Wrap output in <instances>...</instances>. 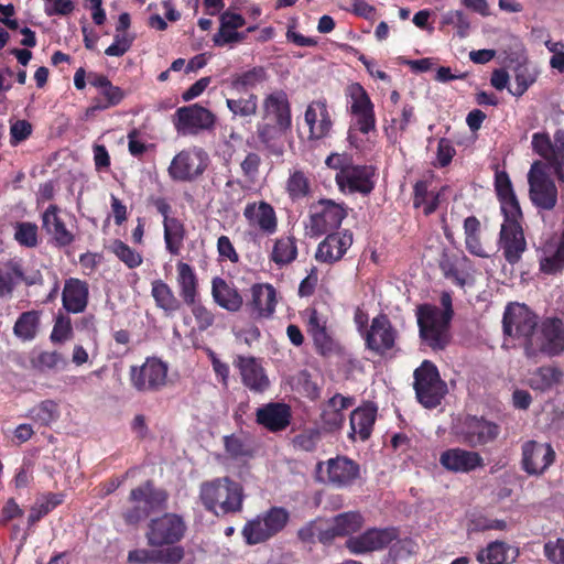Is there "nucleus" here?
<instances>
[{"label": "nucleus", "mask_w": 564, "mask_h": 564, "mask_svg": "<svg viewBox=\"0 0 564 564\" xmlns=\"http://www.w3.org/2000/svg\"><path fill=\"white\" fill-rule=\"evenodd\" d=\"M441 304L443 308L422 305L416 311L420 336L434 350L443 349L449 340L448 327L453 310L448 293L442 294Z\"/></svg>", "instance_id": "obj_3"}, {"label": "nucleus", "mask_w": 564, "mask_h": 564, "mask_svg": "<svg viewBox=\"0 0 564 564\" xmlns=\"http://www.w3.org/2000/svg\"><path fill=\"white\" fill-rule=\"evenodd\" d=\"M176 271L180 295L185 304H194V300L197 297L198 284L194 269L189 264L181 261L176 264Z\"/></svg>", "instance_id": "obj_39"}, {"label": "nucleus", "mask_w": 564, "mask_h": 564, "mask_svg": "<svg viewBox=\"0 0 564 564\" xmlns=\"http://www.w3.org/2000/svg\"><path fill=\"white\" fill-rule=\"evenodd\" d=\"M199 500L217 517L238 513L243 507V487L229 477L214 478L200 484Z\"/></svg>", "instance_id": "obj_2"}, {"label": "nucleus", "mask_w": 564, "mask_h": 564, "mask_svg": "<svg viewBox=\"0 0 564 564\" xmlns=\"http://www.w3.org/2000/svg\"><path fill=\"white\" fill-rule=\"evenodd\" d=\"M414 116V109L410 105H404L399 117H393L390 124L386 128L388 138L397 142L399 135L406 130Z\"/></svg>", "instance_id": "obj_54"}, {"label": "nucleus", "mask_w": 564, "mask_h": 564, "mask_svg": "<svg viewBox=\"0 0 564 564\" xmlns=\"http://www.w3.org/2000/svg\"><path fill=\"white\" fill-rule=\"evenodd\" d=\"M268 78L263 67H253L240 74H236L230 78L229 86L237 93H247L254 89Z\"/></svg>", "instance_id": "obj_43"}, {"label": "nucleus", "mask_w": 564, "mask_h": 564, "mask_svg": "<svg viewBox=\"0 0 564 564\" xmlns=\"http://www.w3.org/2000/svg\"><path fill=\"white\" fill-rule=\"evenodd\" d=\"M250 292L253 312L260 317L271 316L276 305L275 289L271 284L259 283L252 285Z\"/></svg>", "instance_id": "obj_36"}, {"label": "nucleus", "mask_w": 564, "mask_h": 564, "mask_svg": "<svg viewBox=\"0 0 564 564\" xmlns=\"http://www.w3.org/2000/svg\"><path fill=\"white\" fill-rule=\"evenodd\" d=\"M297 538L307 545L315 544L317 541L324 544L330 542L332 534L328 531V521L322 519L310 521L299 529Z\"/></svg>", "instance_id": "obj_42"}, {"label": "nucleus", "mask_w": 564, "mask_h": 564, "mask_svg": "<svg viewBox=\"0 0 564 564\" xmlns=\"http://www.w3.org/2000/svg\"><path fill=\"white\" fill-rule=\"evenodd\" d=\"M364 524V518L358 512H346L336 516L332 522L328 521V531L332 540L336 536L349 535L357 532Z\"/></svg>", "instance_id": "obj_41"}, {"label": "nucleus", "mask_w": 564, "mask_h": 564, "mask_svg": "<svg viewBox=\"0 0 564 564\" xmlns=\"http://www.w3.org/2000/svg\"><path fill=\"white\" fill-rule=\"evenodd\" d=\"M208 162V154L202 148H187L172 159L167 173L175 182H193L205 172Z\"/></svg>", "instance_id": "obj_9"}, {"label": "nucleus", "mask_w": 564, "mask_h": 564, "mask_svg": "<svg viewBox=\"0 0 564 564\" xmlns=\"http://www.w3.org/2000/svg\"><path fill=\"white\" fill-rule=\"evenodd\" d=\"M224 445L227 454L231 458H240L248 456L250 449L246 444L245 440L239 435H228L224 437Z\"/></svg>", "instance_id": "obj_62"}, {"label": "nucleus", "mask_w": 564, "mask_h": 564, "mask_svg": "<svg viewBox=\"0 0 564 564\" xmlns=\"http://www.w3.org/2000/svg\"><path fill=\"white\" fill-rule=\"evenodd\" d=\"M61 210L56 205H50L42 214V227L59 247L69 246L74 241V235L67 229L65 221L59 215Z\"/></svg>", "instance_id": "obj_29"}, {"label": "nucleus", "mask_w": 564, "mask_h": 564, "mask_svg": "<svg viewBox=\"0 0 564 564\" xmlns=\"http://www.w3.org/2000/svg\"><path fill=\"white\" fill-rule=\"evenodd\" d=\"M440 203V193L430 191L425 182H417L414 186V207L422 208L425 215L436 210Z\"/></svg>", "instance_id": "obj_50"}, {"label": "nucleus", "mask_w": 564, "mask_h": 564, "mask_svg": "<svg viewBox=\"0 0 564 564\" xmlns=\"http://www.w3.org/2000/svg\"><path fill=\"white\" fill-rule=\"evenodd\" d=\"M352 245V235L348 231L329 234L318 245L315 258L319 262L333 263L343 258L348 248Z\"/></svg>", "instance_id": "obj_28"}, {"label": "nucleus", "mask_w": 564, "mask_h": 564, "mask_svg": "<svg viewBox=\"0 0 564 564\" xmlns=\"http://www.w3.org/2000/svg\"><path fill=\"white\" fill-rule=\"evenodd\" d=\"M99 94L101 98H96L94 100V105L87 109V116L94 115L96 111L113 107L120 104L124 98L123 90L118 86H113L111 82L102 88Z\"/></svg>", "instance_id": "obj_49"}, {"label": "nucleus", "mask_w": 564, "mask_h": 564, "mask_svg": "<svg viewBox=\"0 0 564 564\" xmlns=\"http://www.w3.org/2000/svg\"><path fill=\"white\" fill-rule=\"evenodd\" d=\"M14 238L22 246L35 247L37 243V226L33 223L17 224Z\"/></svg>", "instance_id": "obj_60"}, {"label": "nucleus", "mask_w": 564, "mask_h": 564, "mask_svg": "<svg viewBox=\"0 0 564 564\" xmlns=\"http://www.w3.org/2000/svg\"><path fill=\"white\" fill-rule=\"evenodd\" d=\"M359 475V465L347 456H336L316 465V479L335 488L351 486Z\"/></svg>", "instance_id": "obj_7"}, {"label": "nucleus", "mask_w": 564, "mask_h": 564, "mask_svg": "<svg viewBox=\"0 0 564 564\" xmlns=\"http://www.w3.org/2000/svg\"><path fill=\"white\" fill-rule=\"evenodd\" d=\"M23 273L18 264L8 263L0 268V297L11 296Z\"/></svg>", "instance_id": "obj_52"}, {"label": "nucleus", "mask_w": 564, "mask_h": 564, "mask_svg": "<svg viewBox=\"0 0 564 564\" xmlns=\"http://www.w3.org/2000/svg\"><path fill=\"white\" fill-rule=\"evenodd\" d=\"M545 47L552 53L550 66L560 73H564V42L562 41H545Z\"/></svg>", "instance_id": "obj_64"}, {"label": "nucleus", "mask_w": 564, "mask_h": 564, "mask_svg": "<svg viewBox=\"0 0 564 564\" xmlns=\"http://www.w3.org/2000/svg\"><path fill=\"white\" fill-rule=\"evenodd\" d=\"M346 95L349 99L350 112L373 108L369 95L358 83L350 84L346 89Z\"/></svg>", "instance_id": "obj_56"}, {"label": "nucleus", "mask_w": 564, "mask_h": 564, "mask_svg": "<svg viewBox=\"0 0 564 564\" xmlns=\"http://www.w3.org/2000/svg\"><path fill=\"white\" fill-rule=\"evenodd\" d=\"M215 123L216 116L198 104L181 107L173 116V124L180 135H197L212 130Z\"/></svg>", "instance_id": "obj_11"}, {"label": "nucleus", "mask_w": 564, "mask_h": 564, "mask_svg": "<svg viewBox=\"0 0 564 564\" xmlns=\"http://www.w3.org/2000/svg\"><path fill=\"white\" fill-rule=\"evenodd\" d=\"M502 324L505 334L525 350L538 326V316L525 304L511 303L506 307Z\"/></svg>", "instance_id": "obj_8"}, {"label": "nucleus", "mask_w": 564, "mask_h": 564, "mask_svg": "<svg viewBox=\"0 0 564 564\" xmlns=\"http://www.w3.org/2000/svg\"><path fill=\"white\" fill-rule=\"evenodd\" d=\"M413 386L419 402L429 409L437 406L447 392L436 366L429 360L415 369Z\"/></svg>", "instance_id": "obj_6"}, {"label": "nucleus", "mask_w": 564, "mask_h": 564, "mask_svg": "<svg viewBox=\"0 0 564 564\" xmlns=\"http://www.w3.org/2000/svg\"><path fill=\"white\" fill-rule=\"evenodd\" d=\"M398 535L399 531L395 528H372L359 535L350 536L346 541V546L354 554L375 552L390 545Z\"/></svg>", "instance_id": "obj_18"}, {"label": "nucleus", "mask_w": 564, "mask_h": 564, "mask_svg": "<svg viewBox=\"0 0 564 564\" xmlns=\"http://www.w3.org/2000/svg\"><path fill=\"white\" fill-rule=\"evenodd\" d=\"M262 120L257 124L261 142L270 144L283 138L292 127L291 104L288 94L275 89L263 97Z\"/></svg>", "instance_id": "obj_1"}, {"label": "nucleus", "mask_w": 564, "mask_h": 564, "mask_svg": "<svg viewBox=\"0 0 564 564\" xmlns=\"http://www.w3.org/2000/svg\"><path fill=\"white\" fill-rule=\"evenodd\" d=\"M495 191L503 216L509 215L513 217L514 215L522 214L511 180L506 171H496Z\"/></svg>", "instance_id": "obj_31"}, {"label": "nucleus", "mask_w": 564, "mask_h": 564, "mask_svg": "<svg viewBox=\"0 0 564 564\" xmlns=\"http://www.w3.org/2000/svg\"><path fill=\"white\" fill-rule=\"evenodd\" d=\"M352 117V126L361 133L367 134L376 127L375 109L368 108L350 112Z\"/></svg>", "instance_id": "obj_61"}, {"label": "nucleus", "mask_w": 564, "mask_h": 564, "mask_svg": "<svg viewBox=\"0 0 564 564\" xmlns=\"http://www.w3.org/2000/svg\"><path fill=\"white\" fill-rule=\"evenodd\" d=\"M226 106L232 118L250 120L258 111V97L254 94H249L247 97L227 98Z\"/></svg>", "instance_id": "obj_47"}, {"label": "nucleus", "mask_w": 564, "mask_h": 564, "mask_svg": "<svg viewBox=\"0 0 564 564\" xmlns=\"http://www.w3.org/2000/svg\"><path fill=\"white\" fill-rule=\"evenodd\" d=\"M234 365L239 369L242 383L253 392H264L270 380L261 362L251 356H238Z\"/></svg>", "instance_id": "obj_24"}, {"label": "nucleus", "mask_w": 564, "mask_h": 564, "mask_svg": "<svg viewBox=\"0 0 564 564\" xmlns=\"http://www.w3.org/2000/svg\"><path fill=\"white\" fill-rule=\"evenodd\" d=\"M564 351V324L560 318H545L538 324L532 338L524 350L528 357L544 354L549 357L558 356Z\"/></svg>", "instance_id": "obj_5"}, {"label": "nucleus", "mask_w": 564, "mask_h": 564, "mask_svg": "<svg viewBox=\"0 0 564 564\" xmlns=\"http://www.w3.org/2000/svg\"><path fill=\"white\" fill-rule=\"evenodd\" d=\"M242 216L250 232L270 237L278 231V216L274 207L265 200L246 204Z\"/></svg>", "instance_id": "obj_17"}, {"label": "nucleus", "mask_w": 564, "mask_h": 564, "mask_svg": "<svg viewBox=\"0 0 564 564\" xmlns=\"http://www.w3.org/2000/svg\"><path fill=\"white\" fill-rule=\"evenodd\" d=\"M111 251L130 269L142 263V256L120 240L113 241Z\"/></svg>", "instance_id": "obj_58"}, {"label": "nucleus", "mask_w": 564, "mask_h": 564, "mask_svg": "<svg viewBox=\"0 0 564 564\" xmlns=\"http://www.w3.org/2000/svg\"><path fill=\"white\" fill-rule=\"evenodd\" d=\"M344 218L345 210L340 205L332 200H321L313 208L310 230L312 235L321 236L338 228Z\"/></svg>", "instance_id": "obj_20"}, {"label": "nucleus", "mask_w": 564, "mask_h": 564, "mask_svg": "<svg viewBox=\"0 0 564 564\" xmlns=\"http://www.w3.org/2000/svg\"><path fill=\"white\" fill-rule=\"evenodd\" d=\"M186 525L182 517L165 513L152 519L147 532L148 543L152 546H163L178 542L185 533Z\"/></svg>", "instance_id": "obj_15"}, {"label": "nucleus", "mask_w": 564, "mask_h": 564, "mask_svg": "<svg viewBox=\"0 0 564 564\" xmlns=\"http://www.w3.org/2000/svg\"><path fill=\"white\" fill-rule=\"evenodd\" d=\"M290 520L283 507H272L246 522L241 534L249 545L263 543L280 533Z\"/></svg>", "instance_id": "obj_4"}, {"label": "nucleus", "mask_w": 564, "mask_h": 564, "mask_svg": "<svg viewBox=\"0 0 564 564\" xmlns=\"http://www.w3.org/2000/svg\"><path fill=\"white\" fill-rule=\"evenodd\" d=\"M523 215L513 217L506 215L500 227L498 247L507 262L514 264L520 261L527 249V241L522 228Z\"/></svg>", "instance_id": "obj_10"}, {"label": "nucleus", "mask_w": 564, "mask_h": 564, "mask_svg": "<svg viewBox=\"0 0 564 564\" xmlns=\"http://www.w3.org/2000/svg\"><path fill=\"white\" fill-rule=\"evenodd\" d=\"M166 495L154 489L150 482L133 489L130 494L131 508L124 513L128 523L134 524L145 519L151 512L164 507Z\"/></svg>", "instance_id": "obj_12"}, {"label": "nucleus", "mask_w": 564, "mask_h": 564, "mask_svg": "<svg viewBox=\"0 0 564 564\" xmlns=\"http://www.w3.org/2000/svg\"><path fill=\"white\" fill-rule=\"evenodd\" d=\"M297 257V247L293 237H281L274 241L271 260L278 265H285L294 261Z\"/></svg>", "instance_id": "obj_46"}, {"label": "nucleus", "mask_w": 564, "mask_h": 564, "mask_svg": "<svg viewBox=\"0 0 564 564\" xmlns=\"http://www.w3.org/2000/svg\"><path fill=\"white\" fill-rule=\"evenodd\" d=\"M310 140H323L330 135L333 119L325 99L310 102L304 112Z\"/></svg>", "instance_id": "obj_21"}, {"label": "nucleus", "mask_w": 564, "mask_h": 564, "mask_svg": "<svg viewBox=\"0 0 564 564\" xmlns=\"http://www.w3.org/2000/svg\"><path fill=\"white\" fill-rule=\"evenodd\" d=\"M540 270L555 274L564 269V231L546 239L539 250Z\"/></svg>", "instance_id": "obj_23"}, {"label": "nucleus", "mask_w": 564, "mask_h": 564, "mask_svg": "<svg viewBox=\"0 0 564 564\" xmlns=\"http://www.w3.org/2000/svg\"><path fill=\"white\" fill-rule=\"evenodd\" d=\"M59 416L58 405L51 400L41 402L31 410V417L41 425H50Z\"/></svg>", "instance_id": "obj_57"}, {"label": "nucleus", "mask_w": 564, "mask_h": 564, "mask_svg": "<svg viewBox=\"0 0 564 564\" xmlns=\"http://www.w3.org/2000/svg\"><path fill=\"white\" fill-rule=\"evenodd\" d=\"M151 294L155 304L164 312L171 314L178 310V300L175 297L172 289L162 280H154L152 282Z\"/></svg>", "instance_id": "obj_48"}, {"label": "nucleus", "mask_w": 564, "mask_h": 564, "mask_svg": "<svg viewBox=\"0 0 564 564\" xmlns=\"http://www.w3.org/2000/svg\"><path fill=\"white\" fill-rule=\"evenodd\" d=\"M366 343L369 349L383 354L394 346L397 333L390 321L383 316L372 319L370 329L366 332Z\"/></svg>", "instance_id": "obj_27"}, {"label": "nucleus", "mask_w": 564, "mask_h": 564, "mask_svg": "<svg viewBox=\"0 0 564 564\" xmlns=\"http://www.w3.org/2000/svg\"><path fill=\"white\" fill-rule=\"evenodd\" d=\"M286 191L290 197L295 200L303 198L308 192V181L302 172H293L288 182Z\"/></svg>", "instance_id": "obj_59"}, {"label": "nucleus", "mask_w": 564, "mask_h": 564, "mask_svg": "<svg viewBox=\"0 0 564 564\" xmlns=\"http://www.w3.org/2000/svg\"><path fill=\"white\" fill-rule=\"evenodd\" d=\"M528 182L532 203L541 209H553L557 203V188L540 162L532 164L528 173Z\"/></svg>", "instance_id": "obj_14"}, {"label": "nucleus", "mask_w": 564, "mask_h": 564, "mask_svg": "<svg viewBox=\"0 0 564 564\" xmlns=\"http://www.w3.org/2000/svg\"><path fill=\"white\" fill-rule=\"evenodd\" d=\"M307 327L317 346L321 348L329 346L330 339L326 330V322L316 311L310 313Z\"/></svg>", "instance_id": "obj_55"}, {"label": "nucleus", "mask_w": 564, "mask_h": 564, "mask_svg": "<svg viewBox=\"0 0 564 564\" xmlns=\"http://www.w3.org/2000/svg\"><path fill=\"white\" fill-rule=\"evenodd\" d=\"M167 365L158 358H147L140 366L130 368V381L138 391H156L166 383Z\"/></svg>", "instance_id": "obj_16"}, {"label": "nucleus", "mask_w": 564, "mask_h": 564, "mask_svg": "<svg viewBox=\"0 0 564 564\" xmlns=\"http://www.w3.org/2000/svg\"><path fill=\"white\" fill-rule=\"evenodd\" d=\"M416 553V544L411 539L394 540L382 564H405Z\"/></svg>", "instance_id": "obj_45"}, {"label": "nucleus", "mask_w": 564, "mask_h": 564, "mask_svg": "<svg viewBox=\"0 0 564 564\" xmlns=\"http://www.w3.org/2000/svg\"><path fill=\"white\" fill-rule=\"evenodd\" d=\"M440 464L448 471L466 474L482 467L484 459L477 452L455 447L441 454Z\"/></svg>", "instance_id": "obj_25"}, {"label": "nucleus", "mask_w": 564, "mask_h": 564, "mask_svg": "<svg viewBox=\"0 0 564 564\" xmlns=\"http://www.w3.org/2000/svg\"><path fill=\"white\" fill-rule=\"evenodd\" d=\"M377 409L367 403L355 409L350 414L349 438L366 441L369 438L376 421Z\"/></svg>", "instance_id": "obj_33"}, {"label": "nucleus", "mask_w": 564, "mask_h": 564, "mask_svg": "<svg viewBox=\"0 0 564 564\" xmlns=\"http://www.w3.org/2000/svg\"><path fill=\"white\" fill-rule=\"evenodd\" d=\"M63 306L69 313H82L88 303V285L79 279H68L63 289Z\"/></svg>", "instance_id": "obj_34"}, {"label": "nucleus", "mask_w": 564, "mask_h": 564, "mask_svg": "<svg viewBox=\"0 0 564 564\" xmlns=\"http://www.w3.org/2000/svg\"><path fill=\"white\" fill-rule=\"evenodd\" d=\"M373 170L370 166L350 164L337 172L335 180L343 192L368 194L373 188Z\"/></svg>", "instance_id": "obj_22"}, {"label": "nucleus", "mask_w": 564, "mask_h": 564, "mask_svg": "<svg viewBox=\"0 0 564 564\" xmlns=\"http://www.w3.org/2000/svg\"><path fill=\"white\" fill-rule=\"evenodd\" d=\"M458 440L470 446L477 447L495 441L500 432L497 424L481 417L467 416L454 426Z\"/></svg>", "instance_id": "obj_13"}, {"label": "nucleus", "mask_w": 564, "mask_h": 564, "mask_svg": "<svg viewBox=\"0 0 564 564\" xmlns=\"http://www.w3.org/2000/svg\"><path fill=\"white\" fill-rule=\"evenodd\" d=\"M166 209V206L160 208V212L164 215L163 227L165 246L171 254H178L185 237L184 227L178 219L169 217Z\"/></svg>", "instance_id": "obj_40"}, {"label": "nucleus", "mask_w": 564, "mask_h": 564, "mask_svg": "<svg viewBox=\"0 0 564 564\" xmlns=\"http://www.w3.org/2000/svg\"><path fill=\"white\" fill-rule=\"evenodd\" d=\"M532 148L535 153L549 161L554 167L557 178L564 182V151L561 142L557 141V133L554 143L551 142L549 134L534 133L532 135Z\"/></svg>", "instance_id": "obj_26"}, {"label": "nucleus", "mask_w": 564, "mask_h": 564, "mask_svg": "<svg viewBox=\"0 0 564 564\" xmlns=\"http://www.w3.org/2000/svg\"><path fill=\"white\" fill-rule=\"evenodd\" d=\"M62 501L63 496L59 494H47L37 498L28 517L29 525H34L41 518L61 505Z\"/></svg>", "instance_id": "obj_51"}, {"label": "nucleus", "mask_w": 564, "mask_h": 564, "mask_svg": "<svg viewBox=\"0 0 564 564\" xmlns=\"http://www.w3.org/2000/svg\"><path fill=\"white\" fill-rule=\"evenodd\" d=\"M518 555V549L502 541H494L477 553L476 560L479 564H505L509 558L514 561Z\"/></svg>", "instance_id": "obj_38"}, {"label": "nucleus", "mask_w": 564, "mask_h": 564, "mask_svg": "<svg viewBox=\"0 0 564 564\" xmlns=\"http://www.w3.org/2000/svg\"><path fill=\"white\" fill-rule=\"evenodd\" d=\"M212 296L217 305L229 312H238L243 303L238 290L219 276L212 280Z\"/></svg>", "instance_id": "obj_35"}, {"label": "nucleus", "mask_w": 564, "mask_h": 564, "mask_svg": "<svg viewBox=\"0 0 564 564\" xmlns=\"http://www.w3.org/2000/svg\"><path fill=\"white\" fill-rule=\"evenodd\" d=\"M354 398L344 397L339 393L332 397L323 406L321 420L323 427L329 432L339 430L345 422L344 411L352 406Z\"/></svg>", "instance_id": "obj_30"}, {"label": "nucleus", "mask_w": 564, "mask_h": 564, "mask_svg": "<svg viewBox=\"0 0 564 564\" xmlns=\"http://www.w3.org/2000/svg\"><path fill=\"white\" fill-rule=\"evenodd\" d=\"M521 449L522 469L529 475H542L555 459V452L547 443L527 441Z\"/></svg>", "instance_id": "obj_19"}, {"label": "nucleus", "mask_w": 564, "mask_h": 564, "mask_svg": "<svg viewBox=\"0 0 564 564\" xmlns=\"http://www.w3.org/2000/svg\"><path fill=\"white\" fill-rule=\"evenodd\" d=\"M39 327V314L34 311L21 314L14 324L13 332L17 337L23 340H31L35 337Z\"/></svg>", "instance_id": "obj_53"}, {"label": "nucleus", "mask_w": 564, "mask_h": 564, "mask_svg": "<svg viewBox=\"0 0 564 564\" xmlns=\"http://www.w3.org/2000/svg\"><path fill=\"white\" fill-rule=\"evenodd\" d=\"M184 556V552L182 547H172L169 549L165 553H163L159 558H156L155 554L151 551L141 549V550H133L130 551L128 554V560L131 563H138V564H147L154 561H160L162 563L167 564H176L178 563Z\"/></svg>", "instance_id": "obj_44"}, {"label": "nucleus", "mask_w": 564, "mask_h": 564, "mask_svg": "<svg viewBox=\"0 0 564 564\" xmlns=\"http://www.w3.org/2000/svg\"><path fill=\"white\" fill-rule=\"evenodd\" d=\"M563 378V372L555 366H542L530 371L525 378V384L532 390L546 392L557 386Z\"/></svg>", "instance_id": "obj_37"}, {"label": "nucleus", "mask_w": 564, "mask_h": 564, "mask_svg": "<svg viewBox=\"0 0 564 564\" xmlns=\"http://www.w3.org/2000/svg\"><path fill=\"white\" fill-rule=\"evenodd\" d=\"M291 420L290 406L284 403H268L257 410V421L272 432L284 430Z\"/></svg>", "instance_id": "obj_32"}, {"label": "nucleus", "mask_w": 564, "mask_h": 564, "mask_svg": "<svg viewBox=\"0 0 564 564\" xmlns=\"http://www.w3.org/2000/svg\"><path fill=\"white\" fill-rule=\"evenodd\" d=\"M543 553L552 564H564V539H555L545 542Z\"/></svg>", "instance_id": "obj_63"}]
</instances>
